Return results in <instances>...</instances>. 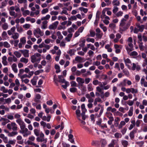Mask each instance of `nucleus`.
<instances>
[{
    "mask_svg": "<svg viewBox=\"0 0 147 147\" xmlns=\"http://www.w3.org/2000/svg\"><path fill=\"white\" fill-rule=\"evenodd\" d=\"M19 125L20 126V128L22 130L20 132L23 134L24 137H26L28 135L31 134V132L28 131V129L26 127V125L25 123L23 121Z\"/></svg>",
    "mask_w": 147,
    "mask_h": 147,
    "instance_id": "nucleus-1",
    "label": "nucleus"
},
{
    "mask_svg": "<svg viewBox=\"0 0 147 147\" xmlns=\"http://www.w3.org/2000/svg\"><path fill=\"white\" fill-rule=\"evenodd\" d=\"M7 127L9 130H12L13 131H17L18 130L17 125L15 122H12L7 125Z\"/></svg>",
    "mask_w": 147,
    "mask_h": 147,
    "instance_id": "nucleus-2",
    "label": "nucleus"
},
{
    "mask_svg": "<svg viewBox=\"0 0 147 147\" xmlns=\"http://www.w3.org/2000/svg\"><path fill=\"white\" fill-rule=\"evenodd\" d=\"M76 80L78 83L79 88H80V87H82L83 88V90H84V88L83 86V84L84 83V79L78 77L77 78Z\"/></svg>",
    "mask_w": 147,
    "mask_h": 147,
    "instance_id": "nucleus-3",
    "label": "nucleus"
},
{
    "mask_svg": "<svg viewBox=\"0 0 147 147\" xmlns=\"http://www.w3.org/2000/svg\"><path fill=\"white\" fill-rule=\"evenodd\" d=\"M34 34L36 36V34H39L41 36H42L44 33L43 31L41 30L39 28H37L33 32Z\"/></svg>",
    "mask_w": 147,
    "mask_h": 147,
    "instance_id": "nucleus-4",
    "label": "nucleus"
},
{
    "mask_svg": "<svg viewBox=\"0 0 147 147\" xmlns=\"http://www.w3.org/2000/svg\"><path fill=\"white\" fill-rule=\"evenodd\" d=\"M59 22L57 21H56L49 26V28L51 30L55 29L56 28Z\"/></svg>",
    "mask_w": 147,
    "mask_h": 147,
    "instance_id": "nucleus-5",
    "label": "nucleus"
},
{
    "mask_svg": "<svg viewBox=\"0 0 147 147\" xmlns=\"http://www.w3.org/2000/svg\"><path fill=\"white\" fill-rule=\"evenodd\" d=\"M136 25L137 28H139L138 29L140 32H142L143 31L145 28L144 25H140V23H137L136 24Z\"/></svg>",
    "mask_w": 147,
    "mask_h": 147,
    "instance_id": "nucleus-6",
    "label": "nucleus"
},
{
    "mask_svg": "<svg viewBox=\"0 0 147 147\" xmlns=\"http://www.w3.org/2000/svg\"><path fill=\"white\" fill-rule=\"evenodd\" d=\"M22 53L23 54L24 56L25 57H29V51L28 50L25 49L24 50H21L19 51Z\"/></svg>",
    "mask_w": 147,
    "mask_h": 147,
    "instance_id": "nucleus-7",
    "label": "nucleus"
},
{
    "mask_svg": "<svg viewBox=\"0 0 147 147\" xmlns=\"http://www.w3.org/2000/svg\"><path fill=\"white\" fill-rule=\"evenodd\" d=\"M137 132L136 129H134L129 133V136L131 140H133L134 138V134Z\"/></svg>",
    "mask_w": 147,
    "mask_h": 147,
    "instance_id": "nucleus-8",
    "label": "nucleus"
},
{
    "mask_svg": "<svg viewBox=\"0 0 147 147\" xmlns=\"http://www.w3.org/2000/svg\"><path fill=\"white\" fill-rule=\"evenodd\" d=\"M73 137L74 136L73 135L71 134H69L68 135V140L70 141L71 143L75 144L74 139H73Z\"/></svg>",
    "mask_w": 147,
    "mask_h": 147,
    "instance_id": "nucleus-9",
    "label": "nucleus"
},
{
    "mask_svg": "<svg viewBox=\"0 0 147 147\" xmlns=\"http://www.w3.org/2000/svg\"><path fill=\"white\" fill-rule=\"evenodd\" d=\"M100 142L101 143V147H104L107 144V142L105 139H101L100 140Z\"/></svg>",
    "mask_w": 147,
    "mask_h": 147,
    "instance_id": "nucleus-10",
    "label": "nucleus"
},
{
    "mask_svg": "<svg viewBox=\"0 0 147 147\" xmlns=\"http://www.w3.org/2000/svg\"><path fill=\"white\" fill-rule=\"evenodd\" d=\"M11 67L13 71L15 73H17L18 72V69L17 68L16 64L15 63H13L11 66Z\"/></svg>",
    "mask_w": 147,
    "mask_h": 147,
    "instance_id": "nucleus-11",
    "label": "nucleus"
},
{
    "mask_svg": "<svg viewBox=\"0 0 147 147\" xmlns=\"http://www.w3.org/2000/svg\"><path fill=\"white\" fill-rule=\"evenodd\" d=\"M18 132L17 131H13L11 132H10L8 134V136L9 137H12L17 135Z\"/></svg>",
    "mask_w": 147,
    "mask_h": 147,
    "instance_id": "nucleus-12",
    "label": "nucleus"
},
{
    "mask_svg": "<svg viewBox=\"0 0 147 147\" xmlns=\"http://www.w3.org/2000/svg\"><path fill=\"white\" fill-rule=\"evenodd\" d=\"M85 42L86 40L85 39L81 40L80 41V43L79 45L81 47H83L85 45Z\"/></svg>",
    "mask_w": 147,
    "mask_h": 147,
    "instance_id": "nucleus-13",
    "label": "nucleus"
},
{
    "mask_svg": "<svg viewBox=\"0 0 147 147\" xmlns=\"http://www.w3.org/2000/svg\"><path fill=\"white\" fill-rule=\"evenodd\" d=\"M131 92L134 94V96H135V94L137 93L138 92V90L137 89H134V88H131Z\"/></svg>",
    "mask_w": 147,
    "mask_h": 147,
    "instance_id": "nucleus-14",
    "label": "nucleus"
},
{
    "mask_svg": "<svg viewBox=\"0 0 147 147\" xmlns=\"http://www.w3.org/2000/svg\"><path fill=\"white\" fill-rule=\"evenodd\" d=\"M83 59L79 56H77L75 58V60L79 62H82Z\"/></svg>",
    "mask_w": 147,
    "mask_h": 147,
    "instance_id": "nucleus-15",
    "label": "nucleus"
},
{
    "mask_svg": "<svg viewBox=\"0 0 147 147\" xmlns=\"http://www.w3.org/2000/svg\"><path fill=\"white\" fill-rule=\"evenodd\" d=\"M123 72L126 76L129 77V73L127 69H123Z\"/></svg>",
    "mask_w": 147,
    "mask_h": 147,
    "instance_id": "nucleus-16",
    "label": "nucleus"
},
{
    "mask_svg": "<svg viewBox=\"0 0 147 147\" xmlns=\"http://www.w3.org/2000/svg\"><path fill=\"white\" fill-rule=\"evenodd\" d=\"M121 143L124 147H127L128 144V142L126 140H122Z\"/></svg>",
    "mask_w": 147,
    "mask_h": 147,
    "instance_id": "nucleus-17",
    "label": "nucleus"
},
{
    "mask_svg": "<svg viewBox=\"0 0 147 147\" xmlns=\"http://www.w3.org/2000/svg\"><path fill=\"white\" fill-rule=\"evenodd\" d=\"M133 107L130 108V109L128 112V115L129 116H131L133 115Z\"/></svg>",
    "mask_w": 147,
    "mask_h": 147,
    "instance_id": "nucleus-18",
    "label": "nucleus"
},
{
    "mask_svg": "<svg viewBox=\"0 0 147 147\" xmlns=\"http://www.w3.org/2000/svg\"><path fill=\"white\" fill-rule=\"evenodd\" d=\"M36 57L35 55H33L31 57V61L32 63H34L36 62Z\"/></svg>",
    "mask_w": 147,
    "mask_h": 147,
    "instance_id": "nucleus-19",
    "label": "nucleus"
},
{
    "mask_svg": "<svg viewBox=\"0 0 147 147\" xmlns=\"http://www.w3.org/2000/svg\"><path fill=\"white\" fill-rule=\"evenodd\" d=\"M126 21V20L124 19V18H123L121 21V23L120 24V26H123V25H125V22Z\"/></svg>",
    "mask_w": 147,
    "mask_h": 147,
    "instance_id": "nucleus-20",
    "label": "nucleus"
},
{
    "mask_svg": "<svg viewBox=\"0 0 147 147\" xmlns=\"http://www.w3.org/2000/svg\"><path fill=\"white\" fill-rule=\"evenodd\" d=\"M112 3L113 5L119 6L120 4V2L118 0H113Z\"/></svg>",
    "mask_w": 147,
    "mask_h": 147,
    "instance_id": "nucleus-21",
    "label": "nucleus"
},
{
    "mask_svg": "<svg viewBox=\"0 0 147 147\" xmlns=\"http://www.w3.org/2000/svg\"><path fill=\"white\" fill-rule=\"evenodd\" d=\"M79 9L81 11H83L85 13H86L88 11V9L82 7H79Z\"/></svg>",
    "mask_w": 147,
    "mask_h": 147,
    "instance_id": "nucleus-22",
    "label": "nucleus"
},
{
    "mask_svg": "<svg viewBox=\"0 0 147 147\" xmlns=\"http://www.w3.org/2000/svg\"><path fill=\"white\" fill-rule=\"evenodd\" d=\"M100 27L102 29L104 32H105L107 30V29L106 26H104L103 24H100Z\"/></svg>",
    "mask_w": 147,
    "mask_h": 147,
    "instance_id": "nucleus-23",
    "label": "nucleus"
},
{
    "mask_svg": "<svg viewBox=\"0 0 147 147\" xmlns=\"http://www.w3.org/2000/svg\"><path fill=\"white\" fill-rule=\"evenodd\" d=\"M20 61L21 62L24 63H26L28 61V59H26L24 57H22L20 59Z\"/></svg>",
    "mask_w": 147,
    "mask_h": 147,
    "instance_id": "nucleus-24",
    "label": "nucleus"
},
{
    "mask_svg": "<svg viewBox=\"0 0 147 147\" xmlns=\"http://www.w3.org/2000/svg\"><path fill=\"white\" fill-rule=\"evenodd\" d=\"M50 18V16L48 14L47 15L45 16L42 17L41 18V20H48Z\"/></svg>",
    "mask_w": 147,
    "mask_h": 147,
    "instance_id": "nucleus-25",
    "label": "nucleus"
},
{
    "mask_svg": "<svg viewBox=\"0 0 147 147\" xmlns=\"http://www.w3.org/2000/svg\"><path fill=\"white\" fill-rule=\"evenodd\" d=\"M13 53L17 58H20L21 56V54L17 51H15Z\"/></svg>",
    "mask_w": 147,
    "mask_h": 147,
    "instance_id": "nucleus-26",
    "label": "nucleus"
},
{
    "mask_svg": "<svg viewBox=\"0 0 147 147\" xmlns=\"http://www.w3.org/2000/svg\"><path fill=\"white\" fill-rule=\"evenodd\" d=\"M136 144L138 145L140 147H142L144 144V141H141L140 142H137Z\"/></svg>",
    "mask_w": 147,
    "mask_h": 147,
    "instance_id": "nucleus-27",
    "label": "nucleus"
},
{
    "mask_svg": "<svg viewBox=\"0 0 147 147\" xmlns=\"http://www.w3.org/2000/svg\"><path fill=\"white\" fill-rule=\"evenodd\" d=\"M40 131L38 129H35L34 130V134L36 136H38L39 135Z\"/></svg>",
    "mask_w": 147,
    "mask_h": 147,
    "instance_id": "nucleus-28",
    "label": "nucleus"
},
{
    "mask_svg": "<svg viewBox=\"0 0 147 147\" xmlns=\"http://www.w3.org/2000/svg\"><path fill=\"white\" fill-rule=\"evenodd\" d=\"M8 24L6 23H4L2 26L3 29L5 30H7L8 28Z\"/></svg>",
    "mask_w": 147,
    "mask_h": 147,
    "instance_id": "nucleus-29",
    "label": "nucleus"
},
{
    "mask_svg": "<svg viewBox=\"0 0 147 147\" xmlns=\"http://www.w3.org/2000/svg\"><path fill=\"white\" fill-rule=\"evenodd\" d=\"M96 90L98 92L100 93L101 94H103L104 92L102 89L99 86H97L96 88Z\"/></svg>",
    "mask_w": 147,
    "mask_h": 147,
    "instance_id": "nucleus-30",
    "label": "nucleus"
},
{
    "mask_svg": "<svg viewBox=\"0 0 147 147\" xmlns=\"http://www.w3.org/2000/svg\"><path fill=\"white\" fill-rule=\"evenodd\" d=\"M19 36V34L17 33H15L12 36V38L14 39H16L18 38Z\"/></svg>",
    "mask_w": 147,
    "mask_h": 147,
    "instance_id": "nucleus-31",
    "label": "nucleus"
},
{
    "mask_svg": "<svg viewBox=\"0 0 147 147\" xmlns=\"http://www.w3.org/2000/svg\"><path fill=\"white\" fill-rule=\"evenodd\" d=\"M120 29L122 31H125L127 29H128V26H126V25H123V26H120Z\"/></svg>",
    "mask_w": 147,
    "mask_h": 147,
    "instance_id": "nucleus-32",
    "label": "nucleus"
},
{
    "mask_svg": "<svg viewBox=\"0 0 147 147\" xmlns=\"http://www.w3.org/2000/svg\"><path fill=\"white\" fill-rule=\"evenodd\" d=\"M3 46L4 47L8 48L10 47V44L6 41L5 42L3 43Z\"/></svg>",
    "mask_w": 147,
    "mask_h": 147,
    "instance_id": "nucleus-33",
    "label": "nucleus"
},
{
    "mask_svg": "<svg viewBox=\"0 0 147 147\" xmlns=\"http://www.w3.org/2000/svg\"><path fill=\"white\" fill-rule=\"evenodd\" d=\"M92 144L93 146H99V142L97 141H92Z\"/></svg>",
    "mask_w": 147,
    "mask_h": 147,
    "instance_id": "nucleus-34",
    "label": "nucleus"
},
{
    "mask_svg": "<svg viewBox=\"0 0 147 147\" xmlns=\"http://www.w3.org/2000/svg\"><path fill=\"white\" fill-rule=\"evenodd\" d=\"M77 89L75 88H71L69 89L70 92L72 93H74L77 91Z\"/></svg>",
    "mask_w": 147,
    "mask_h": 147,
    "instance_id": "nucleus-35",
    "label": "nucleus"
},
{
    "mask_svg": "<svg viewBox=\"0 0 147 147\" xmlns=\"http://www.w3.org/2000/svg\"><path fill=\"white\" fill-rule=\"evenodd\" d=\"M114 136L115 138H119V137H121V135L120 133L118 132H116L114 134Z\"/></svg>",
    "mask_w": 147,
    "mask_h": 147,
    "instance_id": "nucleus-36",
    "label": "nucleus"
},
{
    "mask_svg": "<svg viewBox=\"0 0 147 147\" xmlns=\"http://www.w3.org/2000/svg\"><path fill=\"white\" fill-rule=\"evenodd\" d=\"M124 61L126 65H127V63H131L130 60L128 58L126 59L124 58Z\"/></svg>",
    "mask_w": 147,
    "mask_h": 147,
    "instance_id": "nucleus-37",
    "label": "nucleus"
},
{
    "mask_svg": "<svg viewBox=\"0 0 147 147\" xmlns=\"http://www.w3.org/2000/svg\"><path fill=\"white\" fill-rule=\"evenodd\" d=\"M88 89L89 91H92L93 90V88L92 87L91 84H90L88 85Z\"/></svg>",
    "mask_w": 147,
    "mask_h": 147,
    "instance_id": "nucleus-38",
    "label": "nucleus"
},
{
    "mask_svg": "<svg viewBox=\"0 0 147 147\" xmlns=\"http://www.w3.org/2000/svg\"><path fill=\"white\" fill-rule=\"evenodd\" d=\"M118 8L117 6H114L113 10V12L114 13H115L118 11Z\"/></svg>",
    "mask_w": 147,
    "mask_h": 147,
    "instance_id": "nucleus-39",
    "label": "nucleus"
},
{
    "mask_svg": "<svg viewBox=\"0 0 147 147\" xmlns=\"http://www.w3.org/2000/svg\"><path fill=\"white\" fill-rule=\"evenodd\" d=\"M70 84H71V86L72 87H73V86L76 87V86H77V83L74 81H71L70 82Z\"/></svg>",
    "mask_w": 147,
    "mask_h": 147,
    "instance_id": "nucleus-40",
    "label": "nucleus"
},
{
    "mask_svg": "<svg viewBox=\"0 0 147 147\" xmlns=\"http://www.w3.org/2000/svg\"><path fill=\"white\" fill-rule=\"evenodd\" d=\"M115 140H112L111 141V143L109 145V147H114L115 144L114 142Z\"/></svg>",
    "mask_w": 147,
    "mask_h": 147,
    "instance_id": "nucleus-41",
    "label": "nucleus"
},
{
    "mask_svg": "<svg viewBox=\"0 0 147 147\" xmlns=\"http://www.w3.org/2000/svg\"><path fill=\"white\" fill-rule=\"evenodd\" d=\"M50 14L51 15H57L58 14V12L57 11H52L50 12Z\"/></svg>",
    "mask_w": 147,
    "mask_h": 147,
    "instance_id": "nucleus-42",
    "label": "nucleus"
},
{
    "mask_svg": "<svg viewBox=\"0 0 147 147\" xmlns=\"http://www.w3.org/2000/svg\"><path fill=\"white\" fill-rule=\"evenodd\" d=\"M86 41L88 42H90L92 43H94L95 41V40L94 38H88L86 39Z\"/></svg>",
    "mask_w": 147,
    "mask_h": 147,
    "instance_id": "nucleus-43",
    "label": "nucleus"
},
{
    "mask_svg": "<svg viewBox=\"0 0 147 147\" xmlns=\"http://www.w3.org/2000/svg\"><path fill=\"white\" fill-rule=\"evenodd\" d=\"M127 130V128L126 127H124L121 130V131L122 133V134L124 135L126 133Z\"/></svg>",
    "mask_w": 147,
    "mask_h": 147,
    "instance_id": "nucleus-44",
    "label": "nucleus"
},
{
    "mask_svg": "<svg viewBox=\"0 0 147 147\" xmlns=\"http://www.w3.org/2000/svg\"><path fill=\"white\" fill-rule=\"evenodd\" d=\"M20 42L23 44H24L26 42V38L25 37H24L21 38L20 39Z\"/></svg>",
    "mask_w": 147,
    "mask_h": 147,
    "instance_id": "nucleus-45",
    "label": "nucleus"
},
{
    "mask_svg": "<svg viewBox=\"0 0 147 147\" xmlns=\"http://www.w3.org/2000/svg\"><path fill=\"white\" fill-rule=\"evenodd\" d=\"M30 11L28 10H26L25 12L23 13V15L24 16H26V15H28L30 14Z\"/></svg>",
    "mask_w": 147,
    "mask_h": 147,
    "instance_id": "nucleus-46",
    "label": "nucleus"
},
{
    "mask_svg": "<svg viewBox=\"0 0 147 147\" xmlns=\"http://www.w3.org/2000/svg\"><path fill=\"white\" fill-rule=\"evenodd\" d=\"M69 20H77V17L76 16H71V17L68 19Z\"/></svg>",
    "mask_w": 147,
    "mask_h": 147,
    "instance_id": "nucleus-47",
    "label": "nucleus"
},
{
    "mask_svg": "<svg viewBox=\"0 0 147 147\" xmlns=\"http://www.w3.org/2000/svg\"><path fill=\"white\" fill-rule=\"evenodd\" d=\"M126 80L125 79L123 80V81L120 83V85L122 86H125L126 85Z\"/></svg>",
    "mask_w": 147,
    "mask_h": 147,
    "instance_id": "nucleus-48",
    "label": "nucleus"
},
{
    "mask_svg": "<svg viewBox=\"0 0 147 147\" xmlns=\"http://www.w3.org/2000/svg\"><path fill=\"white\" fill-rule=\"evenodd\" d=\"M104 111V107H101V109L100 110V112L98 115V117H100L101 116V115H102V113Z\"/></svg>",
    "mask_w": 147,
    "mask_h": 147,
    "instance_id": "nucleus-49",
    "label": "nucleus"
},
{
    "mask_svg": "<svg viewBox=\"0 0 147 147\" xmlns=\"http://www.w3.org/2000/svg\"><path fill=\"white\" fill-rule=\"evenodd\" d=\"M123 14V12L122 11H119L116 14V16L117 17H119L122 16Z\"/></svg>",
    "mask_w": 147,
    "mask_h": 147,
    "instance_id": "nucleus-50",
    "label": "nucleus"
},
{
    "mask_svg": "<svg viewBox=\"0 0 147 147\" xmlns=\"http://www.w3.org/2000/svg\"><path fill=\"white\" fill-rule=\"evenodd\" d=\"M9 13L11 16H14L15 18H16L17 16V15L15 16V12L14 11H10L9 12Z\"/></svg>",
    "mask_w": 147,
    "mask_h": 147,
    "instance_id": "nucleus-51",
    "label": "nucleus"
},
{
    "mask_svg": "<svg viewBox=\"0 0 147 147\" xmlns=\"http://www.w3.org/2000/svg\"><path fill=\"white\" fill-rule=\"evenodd\" d=\"M134 102L132 100H129L127 102V104L130 106L134 104Z\"/></svg>",
    "mask_w": 147,
    "mask_h": 147,
    "instance_id": "nucleus-52",
    "label": "nucleus"
},
{
    "mask_svg": "<svg viewBox=\"0 0 147 147\" xmlns=\"http://www.w3.org/2000/svg\"><path fill=\"white\" fill-rule=\"evenodd\" d=\"M138 38L140 41L141 42L142 41V35L141 33H140L138 34Z\"/></svg>",
    "mask_w": 147,
    "mask_h": 147,
    "instance_id": "nucleus-53",
    "label": "nucleus"
},
{
    "mask_svg": "<svg viewBox=\"0 0 147 147\" xmlns=\"http://www.w3.org/2000/svg\"><path fill=\"white\" fill-rule=\"evenodd\" d=\"M63 10L61 12V14H62L63 13L65 14L66 15H68V13L67 11L66 10H65L63 8Z\"/></svg>",
    "mask_w": 147,
    "mask_h": 147,
    "instance_id": "nucleus-54",
    "label": "nucleus"
},
{
    "mask_svg": "<svg viewBox=\"0 0 147 147\" xmlns=\"http://www.w3.org/2000/svg\"><path fill=\"white\" fill-rule=\"evenodd\" d=\"M48 9L47 8L43 9L42 11V14L47 13L48 11Z\"/></svg>",
    "mask_w": 147,
    "mask_h": 147,
    "instance_id": "nucleus-55",
    "label": "nucleus"
},
{
    "mask_svg": "<svg viewBox=\"0 0 147 147\" xmlns=\"http://www.w3.org/2000/svg\"><path fill=\"white\" fill-rule=\"evenodd\" d=\"M90 80L91 79L89 78H85L84 80V82H85V84H88L90 82Z\"/></svg>",
    "mask_w": 147,
    "mask_h": 147,
    "instance_id": "nucleus-56",
    "label": "nucleus"
},
{
    "mask_svg": "<svg viewBox=\"0 0 147 147\" xmlns=\"http://www.w3.org/2000/svg\"><path fill=\"white\" fill-rule=\"evenodd\" d=\"M28 77L29 78H30V76H29V75H27L26 74H25L22 75L20 77V78L21 79H23L24 78Z\"/></svg>",
    "mask_w": 147,
    "mask_h": 147,
    "instance_id": "nucleus-57",
    "label": "nucleus"
},
{
    "mask_svg": "<svg viewBox=\"0 0 147 147\" xmlns=\"http://www.w3.org/2000/svg\"><path fill=\"white\" fill-rule=\"evenodd\" d=\"M139 48L140 50H144V47L143 46V42H141L140 43L139 45Z\"/></svg>",
    "mask_w": 147,
    "mask_h": 147,
    "instance_id": "nucleus-58",
    "label": "nucleus"
},
{
    "mask_svg": "<svg viewBox=\"0 0 147 147\" xmlns=\"http://www.w3.org/2000/svg\"><path fill=\"white\" fill-rule=\"evenodd\" d=\"M68 31L69 33H71L72 32H74V28L72 27H70L68 29Z\"/></svg>",
    "mask_w": 147,
    "mask_h": 147,
    "instance_id": "nucleus-59",
    "label": "nucleus"
},
{
    "mask_svg": "<svg viewBox=\"0 0 147 147\" xmlns=\"http://www.w3.org/2000/svg\"><path fill=\"white\" fill-rule=\"evenodd\" d=\"M18 2L20 3H26L27 2V0H18Z\"/></svg>",
    "mask_w": 147,
    "mask_h": 147,
    "instance_id": "nucleus-60",
    "label": "nucleus"
},
{
    "mask_svg": "<svg viewBox=\"0 0 147 147\" xmlns=\"http://www.w3.org/2000/svg\"><path fill=\"white\" fill-rule=\"evenodd\" d=\"M7 4V3L6 2H3L1 3V5L0 7V8H3Z\"/></svg>",
    "mask_w": 147,
    "mask_h": 147,
    "instance_id": "nucleus-61",
    "label": "nucleus"
},
{
    "mask_svg": "<svg viewBox=\"0 0 147 147\" xmlns=\"http://www.w3.org/2000/svg\"><path fill=\"white\" fill-rule=\"evenodd\" d=\"M138 55V53L136 51H133L131 53V55L132 56H137Z\"/></svg>",
    "mask_w": 147,
    "mask_h": 147,
    "instance_id": "nucleus-62",
    "label": "nucleus"
},
{
    "mask_svg": "<svg viewBox=\"0 0 147 147\" xmlns=\"http://www.w3.org/2000/svg\"><path fill=\"white\" fill-rule=\"evenodd\" d=\"M40 123L41 125L42 126H43L44 127H46V125L47 124L45 122H44L43 121H42L40 122Z\"/></svg>",
    "mask_w": 147,
    "mask_h": 147,
    "instance_id": "nucleus-63",
    "label": "nucleus"
},
{
    "mask_svg": "<svg viewBox=\"0 0 147 147\" xmlns=\"http://www.w3.org/2000/svg\"><path fill=\"white\" fill-rule=\"evenodd\" d=\"M144 121L145 123H147V114H145L144 116Z\"/></svg>",
    "mask_w": 147,
    "mask_h": 147,
    "instance_id": "nucleus-64",
    "label": "nucleus"
}]
</instances>
